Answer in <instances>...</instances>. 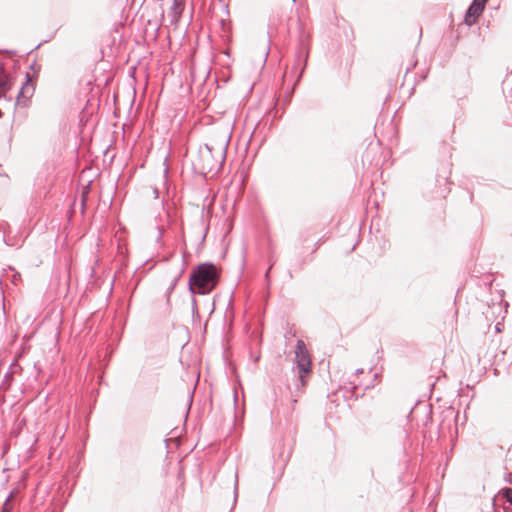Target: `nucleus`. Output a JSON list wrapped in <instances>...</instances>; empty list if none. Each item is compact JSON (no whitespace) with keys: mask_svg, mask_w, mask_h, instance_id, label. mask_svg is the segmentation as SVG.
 Here are the masks:
<instances>
[{"mask_svg":"<svg viewBox=\"0 0 512 512\" xmlns=\"http://www.w3.org/2000/svg\"><path fill=\"white\" fill-rule=\"evenodd\" d=\"M185 0H174L173 7L171 9L174 21H178L183 9Z\"/></svg>","mask_w":512,"mask_h":512,"instance_id":"obj_5","label":"nucleus"},{"mask_svg":"<svg viewBox=\"0 0 512 512\" xmlns=\"http://www.w3.org/2000/svg\"><path fill=\"white\" fill-rule=\"evenodd\" d=\"M216 280V268L211 264L199 265L191 274L190 277V288L200 294L210 291L215 286Z\"/></svg>","mask_w":512,"mask_h":512,"instance_id":"obj_1","label":"nucleus"},{"mask_svg":"<svg viewBox=\"0 0 512 512\" xmlns=\"http://www.w3.org/2000/svg\"><path fill=\"white\" fill-rule=\"evenodd\" d=\"M504 496L506 500L512 505V489L507 488L504 490Z\"/></svg>","mask_w":512,"mask_h":512,"instance_id":"obj_7","label":"nucleus"},{"mask_svg":"<svg viewBox=\"0 0 512 512\" xmlns=\"http://www.w3.org/2000/svg\"><path fill=\"white\" fill-rule=\"evenodd\" d=\"M222 154L219 153L217 156H214L211 153L210 148L205 145L201 147L197 157L195 158L193 164L194 167L202 174H206L212 171L215 166L221 161Z\"/></svg>","mask_w":512,"mask_h":512,"instance_id":"obj_3","label":"nucleus"},{"mask_svg":"<svg viewBox=\"0 0 512 512\" xmlns=\"http://www.w3.org/2000/svg\"><path fill=\"white\" fill-rule=\"evenodd\" d=\"M295 361L302 386H306L308 377L312 373L311 356L302 340H298L295 349Z\"/></svg>","mask_w":512,"mask_h":512,"instance_id":"obj_2","label":"nucleus"},{"mask_svg":"<svg viewBox=\"0 0 512 512\" xmlns=\"http://www.w3.org/2000/svg\"><path fill=\"white\" fill-rule=\"evenodd\" d=\"M487 1L488 0L473 1L465 16V22L467 25L471 26L476 22V19L482 14Z\"/></svg>","mask_w":512,"mask_h":512,"instance_id":"obj_4","label":"nucleus"},{"mask_svg":"<svg viewBox=\"0 0 512 512\" xmlns=\"http://www.w3.org/2000/svg\"><path fill=\"white\" fill-rule=\"evenodd\" d=\"M2 116V111L0 110V117Z\"/></svg>","mask_w":512,"mask_h":512,"instance_id":"obj_9","label":"nucleus"},{"mask_svg":"<svg viewBox=\"0 0 512 512\" xmlns=\"http://www.w3.org/2000/svg\"><path fill=\"white\" fill-rule=\"evenodd\" d=\"M5 506H7V504H5ZM3 512H9V510L6 507H4Z\"/></svg>","mask_w":512,"mask_h":512,"instance_id":"obj_8","label":"nucleus"},{"mask_svg":"<svg viewBox=\"0 0 512 512\" xmlns=\"http://www.w3.org/2000/svg\"><path fill=\"white\" fill-rule=\"evenodd\" d=\"M9 90L7 82L3 79H0V97H3L6 92Z\"/></svg>","mask_w":512,"mask_h":512,"instance_id":"obj_6","label":"nucleus"}]
</instances>
